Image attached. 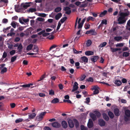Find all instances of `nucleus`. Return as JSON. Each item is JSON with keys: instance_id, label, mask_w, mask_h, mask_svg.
<instances>
[{"instance_id": "12", "label": "nucleus", "mask_w": 130, "mask_h": 130, "mask_svg": "<svg viewBox=\"0 0 130 130\" xmlns=\"http://www.w3.org/2000/svg\"><path fill=\"white\" fill-rule=\"evenodd\" d=\"M28 115V118L30 119H32L34 118L36 116V114L35 113H29Z\"/></svg>"}, {"instance_id": "33", "label": "nucleus", "mask_w": 130, "mask_h": 130, "mask_svg": "<svg viewBox=\"0 0 130 130\" xmlns=\"http://www.w3.org/2000/svg\"><path fill=\"white\" fill-rule=\"evenodd\" d=\"M33 84H24L22 85L23 87L24 88L29 87L30 86H32Z\"/></svg>"}, {"instance_id": "9", "label": "nucleus", "mask_w": 130, "mask_h": 130, "mask_svg": "<svg viewBox=\"0 0 130 130\" xmlns=\"http://www.w3.org/2000/svg\"><path fill=\"white\" fill-rule=\"evenodd\" d=\"M99 57L98 56H92L90 59L92 62H95L97 61Z\"/></svg>"}, {"instance_id": "24", "label": "nucleus", "mask_w": 130, "mask_h": 130, "mask_svg": "<svg viewBox=\"0 0 130 130\" xmlns=\"http://www.w3.org/2000/svg\"><path fill=\"white\" fill-rule=\"evenodd\" d=\"M33 46V45L32 44H30L27 46L26 48L27 50L28 51L32 49Z\"/></svg>"}, {"instance_id": "50", "label": "nucleus", "mask_w": 130, "mask_h": 130, "mask_svg": "<svg viewBox=\"0 0 130 130\" xmlns=\"http://www.w3.org/2000/svg\"><path fill=\"white\" fill-rule=\"evenodd\" d=\"M90 27V25L89 24H86L85 25V28L86 29H88Z\"/></svg>"}, {"instance_id": "49", "label": "nucleus", "mask_w": 130, "mask_h": 130, "mask_svg": "<svg viewBox=\"0 0 130 130\" xmlns=\"http://www.w3.org/2000/svg\"><path fill=\"white\" fill-rule=\"evenodd\" d=\"M15 52V51L14 50H13L11 51L10 52V54L11 55H14Z\"/></svg>"}, {"instance_id": "15", "label": "nucleus", "mask_w": 130, "mask_h": 130, "mask_svg": "<svg viewBox=\"0 0 130 130\" xmlns=\"http://www.w3.org/2000/svg\"><path fill=\"white\" fill-rule=\"evenodd\" d=\"M68 123L69 126L70 127L72 128L74 127V124L72 120H69L68 121Z\"/></svg>"}, {"instance_id": "25", "label": "nucleus", "mask_w": 130, "mask_h": 130, "mask_svg": "<svg viewBox=\"0 0 130 130\" xmlns=\"http://www.w3.org/2000/svg\"><path fill=\"white\" fill-rule=\"evenodd\" d=\"M94 19L95 18L89 16L87 18L86 21L88 22H89V21L90 20L93 21H94Z\"/></svg>"}, {"instance_id": "63", "label": "nucleus", "mask_w": 130, "mask_h": 130, "mask_svg": "<svg viewBox=\"0 0 130 130\" xmlns=\"http://www.w3.org/2000/svg\"><path fill=\"white\" fill-rule=\"evenodd\" d=\"M122 83H127V80L126 79L123 78L121 80Z\"/></svg>"}, {"instance_id": "27", "label": "nucleus", "mask_w": 130, "mask_h": 130, "mask_svg": "<svg viewBox=\"0 0 130 130\" xmlns=\"http://www.w3.org/2000/svg\"><path fill=\"white\" fill-rule=\"evenodd\" d=\"M107 11L106 10H104L103 12H102L99 15L100 17H103L107 13Z\"/></svg>"}, {"instance_id": "41", "label": "nucleus", "mask_w": 130, "mask_h": 130, "mask_svg": "<svg viewBox=\"0 0 130 130\" xmlns=\"http://www.w3.org/2000/svg\"><path fill=\"white\" fill-rule=\"evenodd\" d=\"M95 115L97 117L99 118L101 116V113L97 111H96L95 112Z\"/></svg>"}, {"instance_id": "45", "label": "nucleus", "mask_w": 130, "mask_h": 130, "mask_svg": "<svg viewBox=\"0 0 130 130\" xmlns=\"http://www.w3.org/2000/svg\"><path fill=\"white\" fill-rule=\"evenodd\" d=\"M91 43V41L90 40H88L87 42L86 45L88 46H90Z\"/></svg>"}, {"instance_id": "48", "label": "nucleus", "mask_w": 130, "mask_h": 130, "mask_svg": "<svg viewBox=\"0 0 130 130\" xmlns=\"http://www.w3.org/2000/svg\"><path fill=\"white\" fill-rule=\"evenodd\" d=\"M2 22L3 23H6L8 22V20L4 18L3 19Z\"/></svg>"}, {"instance_id": "18", "label": "nucleus", "mask_w": 130, "mask_h": 130, "mask_svg": "<svg viewBox=\"0 0 130 130\" xmlns=\"http://www.w3.org/2000/svg\"><path fill=\"white\" fill-rule=\"evenodd\" d=\"M62 15L61 13H59L55 15V19L56 20H58L62 16Z\"/></svg>"}, {"instance_id": "62", "label": "nucleus", "mask_w": 130, "mask_h": 130, "mask_svg": "<svg viewBox=\"0 0 130 130\" xmlns=\"http://www.w3.org/2000/svg\"><path fill=\"white\" fill-rule=\"evenodd\" d=\"M54 38V36L53 35H51V36H50L48 38L50 40H52Z\"/></svg>"}, {"instance_id": "34", "label": "nucleus", "mask_w": 130, "mask_h": 130, "mask_svg": "<svg viewBox=\"0 0 130 130\" xmlns=\"http://www.w3.org/2000/svg\"><path fill=\"white\" fill-rule=\"evenodd\" d=\"M122 38V37L121 36L115 37L114 38V39L117 41H119Z\"/></svg>"}, {"instance_id": "4", "label": "nucleus", "mask_w": 130, "mask_h": 130, "mask_svg": "<svg viewBox=\"0 0 130 130\" xmlns=\"http://www.w3.org/2000/svg\"><path fill=\"white\" fill-rule=\"evenodd\" d=\"M117 21L118 22V24H122L125 22L126 20L125 18L121 16H120L118 18Z\"/></svg>"}, {"instance_id": "19", "label": "nucleus", "mask_w": 130, "mask_h": 130, "mask_svg": "<svg viewBox=\"0 0 130 130\" xmlns=\"http://www.w3.org/2000/svg\"><path fill=\"white\" fill-rule=\"evenodd\" d=\"M125 116L128 117H130V110L129 109H127L125 111Z\"/></svg>"}, {"instance_id": "56", "label": "nucleus", "mask_w": 130, "mask_h": 130, "mask_svg": "<svg viewBox=\"0 0 130 130\" xmlns=\"http://www.w3.org/2000/svg\"><path fill=\"white\" fill-rule=\"evenodd\" d=\"M99 88L97 86H94L93 88H92V90H98L97 88Z\"/></svg>"}, {"instance_id": "31", "label": "nucleus", "mask_w": 130, "mask_h": 130, "mask_svg": "<svg viewBox=\"0 0 130 130\" xmlns=\"http://www.w3.org/2000/svg\"><path fill=\"white\" fill-rule=\"evenodd\" d=\"M33 51L34 52L38 53V47L36 45H34Z\"/></svg>"}, {"instance_id": "11", "label": "nucleus", "mask_w": 130, "mask_h": 130, "mask_svg": "<svg viewBox=\"0 0 130 130\" xmlns=\"http://www.w3.org/2000/svg\"><path fill=\"white\" fill-rule=\"evenodd\" d=\"M81 59L82 61H80L81 62L83 63V62H88V58L86 56H84L81 57Z\"/></svg>"}, {"instance_id": "59", "label": "nucleus", "mask_w": 130, "mask_h": 130, "mask_svg": "<svg viewBox=\"0 0 130 130\" xmlns=\"http://www.w3.org/2000/svg\"><path fill=\"white\" fill-rule=\"evenodd\" d=\"M11 27V26H9V27H7L6 28H4L3 29V31L4 32H6V31L7 30H8L9 29H10Z\"/></svg>"}, {"instance_id": "60", "label": "nucleus", "mask_w": 130, "mask_h": 130, "mask_svg": "<svg viewBox=\"0 0 130 130\" xmlns=\"http://www.w3.org/2000/svg\"><path fill=\"white\" fill-rule=\"evenodd\" d=\"M10 105L11 108H13L15 107V104L14 103H11L10 104Z\"/></svg>"}, {"instance_id": "51", "label": "nucleus", "mask_w": 130, "mask_h": 130, "mask_svg": "<svg viewBox=\"0 0 130 130\" xmlns=\"http://www.w3.org/2000/svg\"><path fill=\"white\" fill-rule=\"evenodd\" d=\"M101 24L106 25L107 24V21L106 19H103L102 21Z\"/></svg>"}, {"instance_id": "54", "label": "nucleus", "mask_w": 130, "mask_h": 130, "mask_svg": "<svg viewBox=\"0 0 130 130\" xmlns=\"http://www.w3.org/2000/svg\"><path fill=\"white\" fill-rule=\"evenodd\" d=\"M60 70L62 71H65L66 70V69L63 66H61Z\"/></svg>"}, {"instance_id": "30", "label": "nucleus", "mask_w": 130, "mask_h": 130, "mask_svg": "<svg viewBox=\"0 0 130 130\" xmlns=\"http://www.w3.org/2000/svg\"><path fill=\"white\" fill-rule=\"evenodd\" d=\"M61 8L60 7H58L55 8V9L54 11L56 12H58L61 10Z\"/></svg>"}, {"instance_id": "23", "label": "nucleus", "mask_w": 130, "mask_h": 130, "mask_svg": "<svg viewBox=\"0 0 130 130\" xmlns=\"http://www.w3.org/2000/svg\"><path fill=\"white\" fill-rule=\"evenodd\" d=\"M90 116L93 121L95 120L96 119V116L93 113H91L90 115Z\"/></svg>"}, {"instance_id": "61", "label": "nucleus", "mask_w": 130, "mask_h": 130, "mask_svg": "<svg viewBox=\"0 0 130 130\" xmlns=\"http://www.w3.org/2000/svg\"><path fill=\"white\" fill-rule=\"evenodd\" d=\"M61 25V23L60 22H59L58 23V25L57 28L56 30H58L60 28V27Z\"/></svg>"}, {"instance_id": "26", "label": "nucleus", "mask_w": 130, "mask_h": 130, "mask_svg": "<svg viewBox=\"0 0 130 130\" xmlns=\"http://www.w3.org/2000/svg\"><path fill=\"white\" fill-rule=\"evenodd\" d=\"M108 115L109 117L111 119L113 118L114 117V115L113 113L110 111L108 112Z\"/></svg>"}, {"instance_id": "21", "label": "nucleus", "mask_w": 130, "mask_h": 130, "mask_svg": "<svg viewBox=\"0 0 130 130\" xmlns=\"http://www.w3.org/2000/svg\"><path fill=\"white\" fill-rule=\"evenodd\" d=\"M73 121L74 122L76 127V128H78L79 126V123L78 121L76 119H74Z\"/></svg>"}, {"instance_id": "47", "label": "nucleus", "mask_w": 130, "mask_h": 130, "mask_svg": "<svg viewBox=\"0 0 130 130\" xmlns=\"http://www.w3.org/2000/svg\"><path fill=\"white\" fill-rule=\"evenodd\" d=\"M24 29V27L23 26H21L19 27L17 31L19 32V31H21L23 30Z\"/></svg>"}, {"instance_id": "38", "label": "nucleus", "mask_w": 130, "mask_h": 130, "mask_svg": "<svg viewBox=\"0 0 130 130\" xmlns=\"http://www.w3.org/2000/svg\"><path fill=\"white\" fill-rule=\"evenodd\" d=\"M11 25L14 28H15L16 27L17 24L15 22H12L11 24Z\"/></svg>"}, {"instance_id": "57", "label": "nucleus", "mask_w": 130, "mask_h": 130, "mask_svg": "<svg viewBox=\"0 0 130 130\" xmlns=\"http://www.w3.org/2000/svg\"><path fill=\"white\" fill-rule=\"evenodd\" d=\"M91 30H93V31H92L91 32V34L93 35H96V33L95 32V30L94 29H91Z\"/></svg>"}, {"instance_id": "58", "label": "nucleus", "mask_w": 130, "mask_h": 130, "mask_svg": "<svg viewBox=\"0 0 130 130\" xmlns=\"http://www.w3.org/2000/svg\"><path fill=\"white\" fill-rule=\"evenodd\" d=\"M58 87L59 89L60 90H62L63 89V85L61 84H59L58 85Z\"/></svg>"}, {"instance_id": "37", "label": "nucleus", "mask_w": 130, "mask_h": 130, "mask_svg": "<svg viewBox=\"0 0 130 130\" xmlns=\"http://www.w3.org/2000/svg\"><path fill=\"white\" fill-rule=\"evenodd\" d=\"M7 71V68L6 67H4L2 70L1 72V73L2 74H3L4 73L6 72Z\"/></svg>"}, {"instance_id": "5", "label": "nucleus", "mask_w": 130, "mask_h": 130, "mask_svg": "<svg viewBox=\"0 0 130 130\" xmlns=\"http://www.w3.org/2000/svg\"><path fill=\"white\" fill-rule=\"evenodd\" d=\"M52 126L54 127L59 128L61 126V124L57 122H54L52 123Z\"/></svg>"}, {"instance_id": "64", "label": "nucleus", "mask_w": 130, "mask_h": 130, "mask_svg": "<svg viewBox=\"0 0 130 130\" xmlns=\"http://www.w3.org/2000/svg\"><path fill=\"white\" fill-rule=\"evenodd\" d=\"M78 29L81 28L83 26V24L81 23H79L78 24Z\"/></svg>"}, {"instance_id": "35", "label": "nucleus", "mask_w": 130, "mask_h": 130, "mask_svg": "<svg viewBox=\"0 0 130 130\" xmlns=\"http://www.w3.org/2000/svg\"><path fill=\"white\" fill-rule=\"evenodd\" d=\"M129 54V53L127 52H124L123 53V56L124 57H126L128 56Z\"/></svg>"}, {"instance_id": "22", "label": "nucleus", "mask_w": 130, "mask_h": 130, "mask_svg": "<svg viewBox=\"0 0 130 130\" xmlns=\"http://www.w3.org/2000/svg\"><path fill=\"white\" fill-rule=\"evenodd\" d=\"M59 100L57 98H55L53 99L51 101L52 103L56 104L59 102Z\"/></svg>"}, {"instance_id": "20", "label": "nucleus", "mask_w": 130, "mask_h": 130, "mask_svg": "<svg viewBox=\"0 0 130 130\" xmlns=\"http://www.w3.org/2000/svg\"><path fill=\"white\" fill-rule=\"evenodd\" d=\"M37 10L35 8H30L28 10H27V11L28 13L33 12L36 11Z\"/></svg>"}, {"instance_id": "2", "label": "nucleus", "mask_w": 130, "mask_h": 130, "mask_svg": "<svg viewBox=\"0 0 130 130\" xmlns=\"http://www.w3.org/2000/svg\"><path fill=\"white\" fill-rule=\"evenodd\" d=\"M46 113V111L42 112L39 114V115L37 117L36 120L37 121H41Z\"/></svg>"}, {"instance_id": "32", "label": "nucleus", "mask_w": 130, "mask_h": 130, "mask_svg": "<svg viewBox=\"0 0 130 130\" xmlns=\"http://www.w3.org/2000/svg\"><path fill=\"white\" fill-rule=\"evenodd\" d=\"M93 78L92 77H90L88 78L87 79L86 81L88 82H93Z\"/></svg>"}, {"instance_id": "36", "label": "nucleus", "mask_w": 130, "mask_h": 130, "mask_svg": "<svg viewBox=\"0 0 130 130\" xmlns=\"http://www.w3.org/2000/svg\"><path fill=\"white\" fill-rule=\"evenodd\" d=\"M17 56H15L12 57L11 58V62H14L16 59Z\"/></svg>"}, {"instance_id": "28", "label": "nucleus", "mask_w": 130, "mask_h": 130, "mask_svg": "<svg viewBox=\"0 0 130 130\" xmlns=\"http://www.w3.org/2000/svg\"><path fill=\"white\" fill-rule=\"evenodd\" d=\"M103 118L106 121H108L109 119L108 116L106 114H103Z\"/></svg>"}, {"instance_id": "13", "label": "nucleus", "mask_w": 130, "mask_h": 130, "mask_svg": "<svg viewBox=\"0 0 130 130\" xmlns=\"http://www.w3.org/2000/svg\"><path fill=\"white\" fill-rule=\"evenodd\" d=\"M61 125L63 127L64 129L68 127V124L65 121H62Z\"/></svg>"}, {"instance_id": "43", "label": "nucleus", "mask_w": 130, "mask_h": 130, "mask_svg": "<svg viewBox=\"0 0 130 130\" xmlns=\"http://www.w3.org/2000/svg\"><path fill=\"white\" fill-rule=\"evenodd\" d=\"M23 120V119L21 118H19V119H16L15 121V122L17 123H18L20 122H22Z\"/></svg>"}, {"instance_id": "7", "label": "nucleus", "mask_w": 130, "mask_h": 130, "mask_svg": "<svg viewBox=\"0 0 130 130\" xmlns=\"http://www.w3.org/2000/svg\"><path fill=\"white\" fill-rule=\"evenodd\" d=\"M99 124L101 126H104L105 124V122L102 119H100L99 120Z\"/></svg>"}, {"instance_id": "10", "label": "nucleus", "mask_w": 130, "mask_h": 130, "mask_svg": "<svg viewBox=\"0 0 130 130\" xmlns=\"http://www.w3.org/2000/svg\"><path fill=\"white\" fill-rule=\"evenodd\" d=\"M113 82L116 85V86H120L122 84V83L121 81L117 79L115 80Z\"/></svg>"}, {"instance_id": "46", "label": "nucleus", "mask_w": 130, "mask_h": 130, "mask_svg": "<svg viewBox=\"0 0 130 130\" xmlns=\"http://www.w3.org/2000/svg\"><path fill=\"white\" fill-rule=\"evenodd\" d=\"M86 77V76L85 75H83L81 76L80 78V81H83L85 79Z\"/></svg>"}, {"instance_id": "8", "label": "nucleus", "mask_w": 130, "mask_h": 130, "mask_svg": "<svg viewBox=\"0 0 130 130\" xmlns=\"http://www.w3.org/2000/svg\"><path fill=\"white\" fill-rule=\"evenodd\" d=\"M93 123L92 120L90 119L89 120V121L87 124V126L88 128H91L93 126Z\"/></svg>"}, {"instance_id": "42", "label": "nucleus", "mask_w": 130, "mask_h": 130, "mask_svg": "<svg viewBox=\"0 0 130 130\" xmlns=\"http://www.w3.org/2000/svg\"><path fill=\"white\" fill-rule=\"evenodd\" d=\"M67 18L66 17H64L61 19L60 20V21L62 23L64 22L67 19Z\"/></svg>"}, {"instance_id": "40", "label": "nucleus", "mask_w": 130, "mask_h": 130, "mask_svg": "<svg viewBox=\"0 0 130 130\" xmlns=\"http://www.w3.org/2000/svg\"><path fill=\"white\" fill-rule=\"evenodd\" d=\"M81 127V130H87L88 128H87L84 125H81L80 126Z\"/></svg>"}, {"instance_id": "39", "label": "nucleus", "mask_w": 130, "mask_h": 130, "mask_svg": "<svg viewBox=\"0 0 130 130\" xmlns=\"http://www.w3.org/2000/svg\"><path fill=\"white\" fill-rule=\"evenodd\" d=\"M49 94L51 95H54V92L53 90H50L49 91Z\"/></svg>"}, {"instance_id": "53", "label": "nucleus", "mask_w": 130, "mask_h": 130, "mask_svg": "<svg viewBox=\"0 0 130 130\" xmlns=\"http://www.w3.org/2000/svg\"><path fill=\"white\" fill-rule=\"evenodd\" d=\"M99 92V91L98 89L95 90L93 91V94H98Z\"/></svg>"}, {"instance_id": "1", "label": "nucleus", "mask_w": 130, "mask_h": 130, "mask_svg": "<svg viewBox=\"0 0 130 130\" xmlns=\"http://www.w3.org/2000/svg\"><path fill=\"white\" fill-rule=\"evenodd\" d=\"M124 10L125 11H126V12L120 11L119 13L120 16H121L125 18V17H127L129 15V12L127 9H124Z\"/></svg>"}, {"instance_id": "14", "label": "nucleus", "mask_w": 130, "mask_h": 130, "mask_svg": "<svg viewBox=\"0 0 130 130\" xmlns=\"http://www.w3.org/2000/svg\"><path fill=\"white\" fill-rule=\"evenodd\" d=\"M14 9L16 12H19L20 10L22 9L21 7H19V6L18 5H15L14 6Z\"/></svg>"}, {"instance_id": "6", "label": "nucleus", "mask_w": 130, "mask_h": 130, "mask_svg": "<svg viewBox=\"0 0 130 130\" xmlns=\"http://www.w3.org/2000/svg\"><path fill=\"white\" fill-rule=\"evenodd\" d=\"M78 84L76 82H74L73 87V89L72 91V92H73L77 90L78 88Z\"/></svg>"}, {"instance_id": "52", "label": "nucleus", "mask_w": 130, "mask_h": 130, "mask_svg": "<svg viewBox=\"0 0 130 130\" xmlns=\"http://www.w3.org/2000/svg\"><path fill=\"white\" fill-rule=\"evenodd\" d=\"M57 46V45H52L50 48V50H51L52 49L55 48Z\"/></svg>"}, {"instance_id": "3", "label": "nucleus", "mask_w": 130, "mask_h": 130, "mask_svg": "<svg viewBox=\"0 0 130 130\" xmlns=\"http://www.w3.org/2000/svg\"><path fill=\"white\" fill-rule=\"evenodd\" d=\"M31 2L26 3L25 4L22 3L21 5V7L22 10H24L29 7L30 6V4Z\"/></svg>"}, {"instance_id": "17", "label": "nucleus", "mask_w": 130, "mask_h": 130, "mask_svg": "<svg viewBox=\"0 0 130 130\" xmlns=\"http://www.w3.org/2000/svg\"><path fill=\"white\" fill-rule=\"evenodd\" d=\"M85 54L87 56L93 55L94 54V52L91 51H86L85 52Z\"/></svg>"}, {"instance_id": "29", "label": "nucleus", "mask_w": 130, "mask_h": 130, "mask_svg": "<svg viewBox=\"0 0 130 130\" xmlns=\"http://www.w3.org/2000/svg\"><path fill=\"white\" fill-rule=\"evenodd\" d=\"M23 48V46L20 43L18 47V50L19 52H21V51Z\"/></svg>"}, {"instance_id": "16", "label": "nucleus", "mask_w": 130, "mask_h": 130, "mask_svg": "<svg viewBox=\"0 0 130 130\" xmlns=\"http://www.w3.org/2000/svg\"><path fill=\"white\" fill-rule=\"evenodd\" d=\"M119 110L117 108H116L114 109V113L115 115L117 116H118L120 115L119 113Z\"/></svg>"}, {"instance_id": "55", "label": "nucleus", "mask_w": 130, "mask_h": 130, "mask_svg": "<svg viewBox=\"0 0 130 130\" xmlns=\"http://www.w3.org/2000/svg\"><path fill=\"white\" fill-rule=\"evenodd\" d=\"M129 117H127L126 116L124 117V119L125 121L127 122L130 120V119L129 118Z\"/></svg>"}, {"instance_id": "44", "label": "nucleus", "mask_w": 130, "mask_h": 130, "mask_svg": "<svg viewBox=\"0 0 130 130\" xmlns=\"http://www.w3.org/2000/svg\"><path fill=\"white\" fill-rule=\"evenodd\" d=\"M107 44V43L106 42H103L99 46L101 47H102L105 46Z\"/></svg>"}]
</instances>
